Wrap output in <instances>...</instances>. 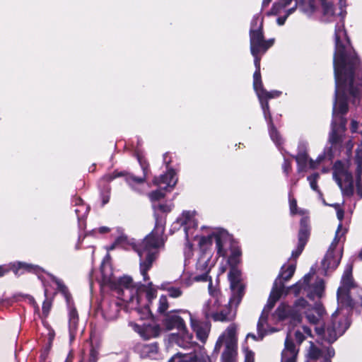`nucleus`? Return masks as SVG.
Here are the masks:
<instances>
[{
    "label": "nucleus",
    "instance_id": "f257e3e1",
    "mask_svg": "<svg viewBox=\"0 0 362 362\" xmlns=\"http://www.w3.org/2000/svg\"><path fill=\"white\" fill-rule=\"evenodd\" d=\"M352 264H347L341 278V285L337 291L338 308L332 317V324L326 327L318 326L323 321L325 310L320 303H315L313 307L307 301L300 298L291 307L281 304L276 310L279 320L290 318L293 323L300 322L304 313L308 321L315 325L317 335L329 343L337 340L349 327L348 315L357 304L362 306V290L358 288L352 279Z\"/></svg>",
    "mask_w": 362,
    "mask_h": 362
},
{
    "label": "nucleus",
    "instance_id": "f03ea898",
    "mask_svg": "<svg viewBox=\"0 0 362 362\" xmlns=\"http://www.w3.org/2000/svg\"><path fill=\"white\" fill-rule=\"evenodd\" d=\"M107 266L103 263L101 266V273L103 276V283L108 286L112 290L115 291L117 297L122 301L127 303V307L134 310L139 315L141 313V318L148 317L150 315L149 304L151 300L156 297L157 291L153 287L151 282L148 283V287L146 288V296L148 304L145 305L144 308H140L141 294L140 290L133 285L132 278L129 276H123L116 279L112 274L111 271L106 273Z\"/></svg>",
    "mask_w": 362,
    "mask_h": 362
},
{
    "label": "nucleus",
    "instance_id": "7ed1b4c3",
    "mask_svg": "<svg viewBox=\"0 0 362 362\" xmlns=\"http://www.w3.org/2000/svg\"><path fill=\"white\" fill-rule=\"evenodd\" d=\"M164 230L163 223L157 220L155 228L139 245L131 243L126 235H122L115 240L110 247V250H113L117 247L127 249V245H132L133 249L138 253L140 258L141 274L144 281L148 280L149 277L147 272L157 258L160 248L164 245L163 238Z\"/></svg>",
    "mask_w": 362,
    "mask_h": 362
},
{
    "label": "nucleus",
    "instance_id": "20e7f679",
    "mask_svg": "<svg viewBox=\"0 0 362 362\" xmlns=\"http://www.w3.org/2000/svg\"><path fill=\"white\" fill-rule=\"evenodd\" d=\"M213 241L216 243L217 255L219 257H226L230 247V238L228 233L221 229L214 230L208 236H202L199 240L200 254L196 263L197 275H206V281L212 282L208 274L211 269L210 261L212 257L211 250H209Z\"/></svg>",
    "mask_w": 362,
    "mask_h": 362
},
{
    "label": "nucleus",
    "instance_id": "39448f33",
    "mask_svg": "<svg viewBox=\"0 0 362 362\" xmlns=\"http://www.w3.org/2000/svg\"><path fill=\"white\" fill-rule=\"evenodd\" d=\"M296 270V265L291 264L288 266L284 265L278 278L275 280L271 291L267 304L264 307L257 325V334L249 333L247 334V339L252 338L255 341L262 340L265 335L275 332L277 329L270 327L268 325L269 312L274 306L276 302L284 293V286L281 279L288 281L293 275Z\"/></svg>",
    "mask_w": 362,
    "mask_h": 362
},
{
    "label": "nucleus",
    "instance_id": "423d86ee",
    "mask_svg": "<svg viewBox=\"0 0 362 362\" xmlns=\"http://www.w3.org/2000/svg\"><path fill=\"white\" fill-rule=\"evenodd\" d=\"M262 27L263 18L260 14H256L251 21L250 30V52L254 57L256 70L260 69L259 55L264 54L274 42V39L264 40Z\"/></svg>",
    "mask_w": 362,
    "mask_h": 362
},
{
    "label": "nucleus",
    "instance_id": "0eeeda50",
    "mask_svg": "<svg viewBox=\"0 0 362 362\" xmlns=\"http://www.w3.org/2000/svg\"><path fill=\"white\" fill-rule=\"evenodd\" d=\"M209 293L211 298L204 303L202 312L206 319H212L214 321L232 320L235 313L231 308L223 307L222 296L219 291L213 288L212 282L209 283Z\"/></svg>",
    "mask_w": 362,
    "mask_h": 362
},
{
    "label": "nucleus",
    "instance_id": "6e6552de",
    "mask_svg": "<svg viewBox=\"0 0 362 362\" xmlns=\"http://www.w3.org/2000/svg\"><path fill=\"white\" fill-rule=\"evenodd\" d=\"M355 160L357 164L355 181L346 163L338 160L334 165L333 177L341 189H352L354 187V182L358 189L362 186V151L359 149L356 151Z\"/></svg>",
    "mask_w": 362,
    "mask_h": 362
},
{
    "label": "nucleus",
    "instance_id": "1a4fd4ad",
    "mask_svg": "<svg viewBox=\"0 0 362 362\" xmlns=\"http://www.w3.org/2000/svg\"><path fill=\"white\" fill-rule=\"evenodd\" d=\"M289 289L293 290L296 295L303 291V293H305L308 298L315 300L322 296L325 283L322 279L316 276L315 271L311 269L310 272L305 274L303 279Z\"/></svg>",
    "mask_w": 362,
    "mask_h": 362
},
{
    "label": "nucleus",
    "instance_id": "9d476101",
    "mask_svg": "<svg viewBox=\"0 0 362 362\" xmlns=\"http://www.w3.org/2000/svg\"><path fill=\"white\" fill-rule=\"evenodd\" d=\"M222 346L225 347L221 357L222 362H235L237 356V337L235 325H230L219 337L216 344V350L220 351Z\"/></svg>",
    "mask_w": 362,
    "mask_h": 362
},
{
    "label": "nucleus",
    "instance_id": "9b49d317",
    "mask_svg": "<svg viewBox=\"0 0 362 362\" xmlns=\"http://www.w3.org/2000/svg\"><path fill=\"white\" fill-rule=\"evenodd\" d=\"M182 311L183 310H178V312L182 313ZM177 313V311L176 310H173L165 313L163 315L162 323L167 330L177 329L179 331L187 341L186 343H183L179 339L177 341L178 345L183 347H187L188 344H190L192 336L187 332L186 325L183 319Z\"/></svg>",
    "mask_w": 362,
    "mask_h": 362
},
{
    "label": "nucleus",
    "instance_id": "f8f14e48",
    "mask_svg": "<svg viewBox=\"0 0 362 362\" xmlns=\"http://www.w3.org/2000/svg\"><path fill=\"white\" fill-rule=\"evenodd\" d=\"M346 230L342 228V225L340 223L338 226L336 231L335 237L332 244L329 246L328 251L327 252L324 259L322 261V267L325 270V274L329 270L335 269L339 262L341 257V252H337L334 249L340 240L341 238L346 233Z\"/></svg>",
    "mask_w": 362,
    "mask_h": 362
},
{
    "label": "nucleus",
    "instance_id": "ddd939ff",
    "mask_svg": "<svg viewBox=\"0 0 362 362\" xmlns=\"http://www.w3.org/2000/svg\"><path fill=\"white\" fill-rule=\"evenodd\" d=\"M293 0H279L275 3L269 14L279 15L282 11L289 6ZM317 0H295V6L293 8H298L303 13L308 16L311 15L316 8Z\"/></svg>",
    "mask_w": 362,
    "mask_h": 362
},
{
    "label": "nucleus",
    "instance_id": "4468645a",
    "mask_svg": "<svg viewBox=\"0 0 362 362\" xmlns=\"http://www.w3.org/2000/svg\"><path fill=\"white\" fill-rule=\"evenodd\" d=\"M232 296L229 300L230 306L237 307L244 295V286L241 283L240 271L235 267H232L228 273Z\"/></svg>",
    "mask_w": 362,
    "mask_h": 362
},
{
    "label": "nucleus",
    "instance_id": "2eb2a0df",
    "mask_svg": "<svg viewBox=\"0 0 362 362\" xmlns=\"http://www.w3.org/2000/svg\"><path fill=\"white\" fill-rule=\"evenodd\" d=\"M210 358L206 351L199 349L188 354L177 353L168 362H209Z\"/></svg>",
    "mask_w": 362,
    "mask_h": 362
},
{
    "label": "nucleus",
    "instance_id": "dca6fc26",
    "mask_svg": "<svg viewBox=\"0 0 362 362\" xmlns=\"http://www.w3.org/2000/svg\"><path fill=\"white\" fill-rule=\"evenodd\" d=\"M310 234L309 220L307 216H303L300 220V230L298 233V244L297 249L292 252L291 257L296 259L303 250Z\"/></svg>",
    "mask_w": 362,
    "mask_h": 362
},
{
    "label": "nucleus",
    "instance_id": "f3484780",
    "mask_svg": "<svg viewBox=\"0 0 362 362\" xmlns=\"http://www.w3.org/2000/svg\"><path fill=\"white\" fill-rule=\"evenodd\" d=\"M21 269L36 274H38L41 270V269L37 265L29 264L24 262H18L8 266H0V276H2L10 270H12L16 275H20L22 274V272H20Z\"/></svg>",
    "mask_w": 362,
    "mask_h": 362
},
{
    "label": "nucleus",
    "instance_id": "a211bd4d",
    "mask_svg": "<svg viewBox=\"0 0 362 362\" xmlns=\"http://www.w3.org/2000/svg\"><path fill=\"white\" fill-rule=\"evenodd\" d=\"M129 326H131L135 332H138L144 339L156 337L160 334V328L157 325L146 324L141 325L135 322H130Z\"/></svg>",
    "mask_w": 362,
    "mask_h": 362
},
{
    "label": "nucleus",
    "instance_id": "6ab92c4d",
    "mask_svg": "<svg viewBox=\"0 0 362 362\" xmlns=\"http://www.w3.org/2000/svg\"><path fill=\"white\" fill-rule=\"evenodd\" d=\"M298 350L292 341V333L289 332L285 340V348L281 353V362H296Z\"/></svg>",
    "mask_w": 362,
    "mask_h": 362
},
{
    "label": "nucleus",
    "instance_id": "aec40b11",
    "mask_svg": "<svg viewBox=\"0 0 362 362\" xmlns=\"http://www.w3.org/2000/svg\"><path fill=\"white\" fill-rule=\"evenodd\" d=\"M183 313H187L190 317V324L194 332H196L197 338L202 342H204L209 334V326L206 323L201 322L195 320L190 312L187 310L182 311Z\"/></svg>",
    "mask_w": 362,
    "mask_h": 362
},
{
    "label": "nucleus",
    "instance_id": "412c9836",
    "mask_svg": "<svg viewBox=\"0 0 362 362\" xmlns=\"http://www.w3.org/2000/svg\"><path fill=\"white\" fill-rule=\"evenodd\" d=\"M194 216V211H184L177 220V223L184 227L185 237L187 240L191 235V229L197 226Z\"/></svg>",
    "mask_w": 362,
    "mask_h": 362
},
{
    "label": "nucleus",
    "instance_id": "4be33fe9",
    "mask_svg": "<svg viewBox=\"0 0 362 362\" xmlns=\"http://www.w3.org/2000/svg\"><path fill=\"white\" fill-rule=\"evenodd\" d=\"M177 181V178L176 177L174 170H170L159 177H155L153 183L158 185L161 189H168V188H173Z\"/></svg>",
    "mask_w": 362,
    "mask_h": 362
},
{
    "label": "nucleus",
    "instance_id": "5701e85b",
    "mask_svg": "<svg viewBox=\"0 0 362 362\" xmlns=\"http://www.w3.org/2000/svg\"><path fill=\"white\" fill-rule=\"evenodd\" d=\"M281 94V92L278 90H273L271 92H268L266 90L260 88V91L257 93L259 100L261 103V106L264 112V115L265 119H267V115L270 114L269 110V104L267 101V99L277 98Z\"/></svg>",
    "mask_w": 362,
    "mask_h": 362
},
{
    "label": "nucleus",
    "instance_id": "b1692460",
    "mask_svg": "<svg viewBox=\"0 0 362 362\" xmlns=\"http://www.w3.org/2000/svg\"><path fill=\"white\" fill-rule=\"evenodd\" d=\"M119 305L117 302L104 303L102 307L103 317L109 321L117 319L119 315Z\"/></svg>",
    "mask_w": 362,
    "mask_h": 362
},
{
    "label": "nucleus",
    "instance_id": "393cba45",
    "mask_svg": "<svg viewBox=\"0 0 362 362\" xmlns=\"http://www.w3.org/2000/svg\"><path fill=\"white\" fill-rule=\"evenodd\" d=\"M334 356V350L332 347H328L325 351H320L319 349L315 347L313 344L310 346L309 351V356L311 359H318L320 356H323L320 358L319 362H322L324 359L327 358L329 361L330 358Z\"/></svg>",
    "mask_w": 362,
    "mask_h": 362
},
{
    "label": "nucleus",
    "instance_id": "a878e982",
    "mask_svg": "<svg viewBox=\"0 0 362 362\" xmlns=\"http://www.w3.org/2000/svg\"><path fill=\"white\" fill-rule=\"evenodd\" d=\"M296 160L298 163V172H303L306 170L307 165H309L310 168H315L316 164L313 160H308V156L305 151L300 149L296 156Z\"/></svg>",
    "mask_w": 362,
    "mask_h": 362
},
{
    "label": "nucleus",
    "instance_id": "bb28decb",
    "mask_svg": "<svg viewBox=\"0 0 362 362\" xmlns=\"http://www.w3.org/2000/svg\"><path fill=\"white\" fill-rule=\"evenodd\" d=\"M72 204L76 207L74 211L79 221L86 217L89 211V207L83 202L80 197H74Z\"/></svg>",
    "mask_w": 362,
    "mask_h": 362
},
{
    "label": "nucleus",
    "instance_id": "cd10ccee",
    "mask_svg": "<svg viewBox=\"0 0 362 362\" xmlns=\"http://www.w3.org/2000/svg\"><path fill=\"white\" fill-rule=\"evenodd\" d=\"M160 289L165 291L168 295L173 298H177L182 296L183 291L180 287L175 286L172 283L163 282L160 287Z\"/></svg>",
    "mask_w": 362,
    "mask_h": 362
},
{
    "label": "nucleus",
    "instance_id": "c85d7f7f",
    "mask_svg": "<svg viewBox=\"0 0 362 362\" xmlns=\"http://www.w3.org/2000/svg\"><path fill=\"white\" fill-rule=\"evenodd\" d=\"M142 169L144 171L143 177H136L134 175H129L127 177L126 180L129 185L134 190L139 191V189L136 188V186L141 185L144 183L146 177V168L142 165Z\"/></svg>",
    "mask_w": 362,
    "mask_h": 362
},
{
    "label": "nucleus",
    "instance_id": "c756f323",
    "mask_svg": "<svg viewBox=\"0 0 362 362\" xmlns=\"http://www.w3.org/2000/svg\"><path fill=\"white\" fill-rule=\"evenodd\" d=\"M69 335L71 340H72L74 338V332L76 329L78 324V314L76 309L71 308L69 310Z\"/></svg>",
    "mask_w": 362,
    "mask_h": 362
},
{
    "label": "nucleus",
    "instance_id": "7c9ffc66",
    "mask_svg": "<svg viewBox=\"0 0 362 362\" xmlns=\"http://www.w3.org/2000/svg\"><path fill=\"white\" fill-rule=\"evenodd\" d=\"M266 119L268 121L269 134L272 140L276 146H280L281 144V138L273 125L271 114L267 115V119Z\"/></svg>",
    "mask_w": 362,
    "mask_h": 362
},
{
    "label": "nucleus",
    "instance_id": "2f4dec72",
    "mask_svg": "<svg viewBox=\"0 0 362 362\" xmlns=\"http://www.w3.org/2000/svg\"><path fill=\"white\" fill-rule=\"evenodd\" d=\"M194 281H206V275H189L182 277L181 284L185 287H189Z\"/></svg>",
    "mask_w": 362,
    "mask_h": 362
},
{
    "label": "nucleus",
    "instance_id": "473e14b6",
    "mask_svg": "<svg viewBox=\"0 0 362 362\" xmlns=\"http://www.w3.org/2000/svg\"><path fill=\"white\" fill-rule=\"evenodd\" d=\"M50 277L52 280L57 284L58 291H59L64 296L67 303L69 304L70 293H69L67 287L61 279L53 275H50Z\"/></svg>",
    "mask_w": 362,
    "mask_h": 362
},
{
    "label": "nucleus",
    "instance_id": "72a5a7b5",
    "mask_svg": "<svg viewBox=\"0 0 362 362\" xmlns=\"http://www.w3.org/2000/svg\"><path fill=\"white\" fill-rule=\"evenodd\" d=\"M302 329H303V332H302L299 329H297L294 333L295 339L298 344L302 343V341L305 339V335L308 336V337L311 336V330L310 328H308L305 326H303V327H302Z\"/></svg>",
    "mask_w": 362,
    "mask_h": 362
},
{
    "label": "nucleus",
    "instance_id": "f704fd0d",
    "mask_svg": "<svg viewBox=\"0 0 362 362\" xmlns=\"http://www.w3.org/2000/svg\"><path fill=\"white\" fill-rule=\"evenodd\" d=\"M253 86L256 93L260 91V88H263L262 82L261 80L260 69L255 70L253 75Z\"/></svg>",
    "mask_w": 362,
    "mask_h": 362
},
{
    "label": "nucleus",
    "instance_id": "c9c22d12",
    "mask_svg": "<svg viewBox=\"0 0 362 362\" xmlns=\"http://www.w3.org/2000/svg\"><path fill=\"white\" fill-rule=\"evenodd\" d=\"M289 207L290 211L291 214H303V211L302 210H298L297 209V202L296 200L291 197V193H289Z\"/></svg>",
    "mask_w": 362,
    "mask_h": 362
},
{
    "label": "nucleus",
    "instance_id": "e433bc0d",
    "mask_svg": "<svg viewBox=\"0 0 362 362\" xmlns=\"http://www.w3.org/2000/svg\"><path fill=\"white\" fill-rule=\"evenodd\" d=\"M319 174L318 173H314L310 176L308 177V180L310 183V187L312 188V189H313L314 191H316V192H320L319 189H318V186H317V180L319 179Z\"/></svg>",
    "mask_w": 362,
    "mask_h": 362
},
{
    "label": "nucleus",
    "instance_id": "4c0bfd02",
    "mask_svg": "<svg viewBox=\"0 0 362 362\" xmlns=\"http://www.w3.org/2000/svg\"><path fill=\"white\" fill-rule=\"evenodd\" d=\"M168 308V301L165 296H161L159 298L158 311L160 313H165Z\"/></svg>",
    "mask_w": 362,
    "mask_h": 362
},
{
    "label": "nucleus",
    "instance_id": "58836bf2",
    "mask_svg": "<svg viewBox=\"0 0 362 362\" xmlns=\"http://www.w3.org/2000/svg\"><path fill=\"white\" fill-rule=\"evenodd\" d=\"M295 11L296 8H291L289 9L284 11L285 14L283 16L279 17L276 20L278 25H283L285 23L286 18Z\"/></svg>",
    "mask_w": 362,
    "mask_h": 362
},
{
    "label": "nucleus",
    "instance_id": "ea45409f",
    "mask_svg": "<svg viewBox=\"0 0 362 362\" xmlns=\"http://www.w3.org/2000/svg\"><path fill=\"white\" fill-rule=\"evenodd\" d=\"M98 358V352L94 348H92L88 358H83L81 362H97Z\"/></svg>",
    "mask_w": 362,
    "mask_h": 362
},
{
    "label": "nucleus",
    "instance_id": "a19ab883",
    "mask_svg": "<svg viewBox=\"0 0 362 362\" xmlns=\"http://www.w3.org/2000/svg\"><path fill=\"white\" fill-rule=\"evenodd\" d=\"M243 353L245 355L244 362H254V353L249 350L247 347L243 348Z\"/></svg>",
    "mask_w": 362,
    "mask_h": 362
},
{
    "label": "nucleus",
    "instance_id": "79ce46f5",
    "mask_svg": "<svg viewBox=\"0 0 362 362\" xmlns=\"http://www.w3.org/2000/svg\"><path fill=\"white\" fill-rule=\"evenodd\" d=\"M164 197L163 192L161 190H156L149 194V197L152 201L158 200Z\"/></svg>",
    "mask_w": 362,
    "mask_h": 362
},
{
    "label": "nucleus",
    "instance_id": "37998d69",
    "mask_svg": "<svg viewBox=\"0 0 362 362\" xmlns=\"http://www.w3.org/2000/svg\"><path fill=\"white\" fill-rule=\"evenodd\" d=\"M153 208L156 210V209H158L160 210V211L162 212H169L171 211V206L170 205H168V204H153Z\"/></svg>",
    "mask_w": 362,
    "mask_h": 362
},
{
    "label": "nucleus",
    "instance_id": "c03bdc74",
    "mask_svg": "<svg viewBox=\"0 0 362 362\" xmlns=\"http://www.w3.org/2000/svg\"><path fill=\"white\" fill-rule=\"evenodd\" d=\"M52 307V303L49 300H45L42 305V313L43 315L47 317L49 313V310Z\"/></svg>",
    "mask_w": 362,
    "mask_h": 362
},
{
    "label": "nucleus",
    "instance_id": "a18cd8bd",
    "mask_svg": "<svg viewBox=\"0 0 362 362\" xmlns=\"http://www.w3.org/2000/svg\"><path fill=\"white\" fill-rule=\"evenodd\" d=\"M185 256L187 259H189L192 256V245L189 243H187L185 248Z\"/></svg>",
    "mask_w": 362,
    "mask_h": 362
},
{
    "label": "nucleus",
    "instance_id": "49530a36",
    "mask_svg": "<svg viewBox=\"0 0 362 362\" xmlns=\"http://www.w3.org/2000/svg\"><path fill=\"white\" fill-rule=\"evenodd\" d=\"M282 168H283L284 172L286 175H288L291 169V163L288 160L285 159L284 164L282 165Z\"/></svg>",
    "mask_w": 362,
    "mask_h": 362
},
{
    "label": "nucleus",
    "instance_id": "de8ad7c7",
    "mask_svg": "<svg viewBox=\"0 0 362 362\" xmlns=\"http://www.w3.org/2000/svg\"><path fill=\"white\" fill-rule=\"evenodd\" d=\"M118 176H119V174H109V175H105L103 177V179L107 182H110Z\"/></svg>",
    "mask_w": 362,
    "mask_h": 362
},
{
    "label": "nucleus",
    "instance_id": "09e8293b",
    "mask_svg": "<svg viewBox=\"0 0 362 362\" xmlns=\"http://www.w3.org/2000/svg\"><path fill=\"white\" fill-rule=\"evenodd\" d=\"M344 211L341 210V209H337V218L341 221L343 218H344Z\"/></svg>",
    "mask_w": 362,
    "mask_h": 362
},
{
    "label": "nucleus",
    "instance_id": "8fccbe9b",
    "mask_svg": "<svg viewBox=\"0 0 362 362\" xmlns=\"http://www.w3.org/2000/svg\"><path fill=\"white\" fill-rule=\"evenodd\" d=\"M109 200H110V195L109 194H103L102 196L103 206H104L105 204L108 203Z\"/></svg>",
    "mask_w": 362,
    "mask_h": 362
},
{
    "label": "nucleus",
    "instance_id": "3c124183",
    "mask_svg": "<svg viewBox=\"0 0 362 362\" xmlns=\"http://www.w3.org/2000/svg\"><path fill=\"white\" fill-rule=\"evenodd\" d=\"M358 122L355 120H352L351 121V130L353 132H355L357 131V128H358Z\"/></svg>",
    "mask_w": 362,
    "mask_h": 362
},
{
    "label": "nucleus",
    "instance_id": "603ef678",
    "mask_svg": "<svg viewBox=\"0 0 362 362\" xmlns=\"http://www.w3.org/2000/svg\"><path fill=\"white\" fill-rule=\"evenodd\" d=\"M98 231L100 233H107L110 231V228L107 227H105V226H103V227L99 228Z\"/></svg>",
    "mask_w": 362,
    "mask_h": 362
},
{
    "label": "nucleus",
    "instance_id": "864d4df0",
    "mask_svg": "<svg viewBox=\"0 0 362 362\" xmlns=\"http://www.w3.org/2000/svg\"><path fill=\"white\" fill-rule=\"evenodd\" d=\"M271 1L272 0H263L262 6H267L271 2Z\"/></svg>",
    "mask_w": 362,
    "mask_h": 362
},
{
    "label": "nucleus",
    "instance_id": "5fc2aeb1",
    "mask_svg": "<svg viewBox=\"0 0 362 362\" xmlns=\"http://www.w3.org/2000/svg\"><path fill=\"white\" fill-rule=\"evenodd\" d=\"M71 358H72V356L71 354H69L67 358L66 359L65 362H71Z\"/></svg>",
    "mask_w": 362,
    "mask_h": 362
},
{
    "label": "nucleus",
    "instance_id": "6e6d98bb",
    "mask_svg": "<svg viewBox=\"0 0 362 362\" xmlns=\"http://www.w3.org/2000/svg\"><path fill=\"white\" fill-rule=\"evenodd\" d=\"M358 257L362 260V250L360 252Z\"/></svg>",
    "mask_w": 362,
    "mask_h": 362
}]
</instances>
